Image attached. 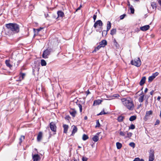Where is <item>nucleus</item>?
I'll list each match as a JSON object with an SVG mask.
<instances>
[{
	"instance_id": "obj_50",
	"label": "nucleus",
	"mask_w": 161,
	"mask_h": 161,
	"mask_svg": "<svg viewBox=\"0 0 161 161\" xmlns=\"http://www.w3.org/2000/svg\"><path fill=\"white\" fill-rule=\"evenodd\" d=\"M159 122H160V121L159 120L157 119L156 120V121L154 125H158L159 124Z\"/></svg>"
},
{
	"instance_id": "obj_2",
	"label": "nucleus",
	"mask_w": 161,
	"mask_h": 161,
	"mask_svg": "<svg viewBox=\"0 0 161 161\" xmlns=\"http://www.w3.org/2000/svg\"><path fill=\"white\" fill-rule=\"evenodd\" d=\"M123 104L127 108L130 110H132L134 108V104L131 100H127L123 99L122 100Z\"/></svg>"
},
{
	"instance_id": "obj_32",
	"label": "nucleus",
	"mask_w": 161,
	"mask_h": 161,
	"mask_svg": "<svg viewBox=\"0 0 161 161\" xmlns=\"http://www.w3.org/2000/svg\"><path fill=\"white\" fill-rule=\"evenodd\" d=\"M151 6L153 9H156L157 7L156 3L155 2H152L151 4Z\"/></svg>"
},
{
	"instance_id": "obj_20",
	"label": "nucleus",
	"mask_w": 161,
	"mask_h": 161,
	"mask_svg": "<svg viewBox=\"0 0 161 161\" xmlns=\"http://www.w3.org/2000/svg\"><path fill=\"white\" fill-rule=\"evenodd\" d=\"M111 23L109 21H108L107 22V31H108L111 28Z\"/></svg>"
},
{
	"instance_id": "obj_59",
	"label": "nucleus",
	"mask_w": 161,
	"mask_h": 161,
	"mask_svg": "<svg viewBox=\"0 0 161 161\" xmlns=\"http://www.w3.org/2000/svg\"><path fill=\"white\" fill-rule=\"evenodd\" d=\"M160 98H161L159 96L157 98V100H159V99H160Z\"/></svg>"
},
{
	"instance_id": "obj_19",
	"label": "nucleus",
	"mask_w": 161,
	"mask_h": 161,
	"mask_svg": "<svg viewBox=\"0 0 161 161\" xmlns=\"http://www.w3.org/2000/svg\"><path fill=\"white\" fill-rule=\"evenodd\" d=\"M125 117L122 115L119 116L117 120L119 122H121L123 121V120L124 119Z\"/></svg>"
},
{
	"instance_id": "obj_33",
	"label": "nucleus",
	"mask_w": 161,
	"mask_h": 161,
	"mask_svg": "<svg viewBox=\"0 0 161 161\" xmlns=\"http://www.w3.org/2000/svg\"><path fill=\"white\" fill-rule=\"evenodd\" d=\"M108 113V112H105L104 111V109L103 111H102L101 112H100L99 114H97V115H102L103 114H107Z\"/></svg>"
},
{
	"instance_id": "obj_43",
	"label": "nucleus",
	"mask_w": 161,
	"mask_h": 161,
	"mask_svg": "<svg viewBox=\"0 0 161 161\" xmlns=\"http://www.w3.org/2000/svg\"><path fill=\"white\" fill-rule=\"evenodd\" d=\"M135 128V126L134 125L132 124L130 125V126L129 127L130 129H134Z\"/></svg>"
},
{
	"instance_id": "obj_15",
	"label": "nucleus",
	"mask_w": 161,
	"mask_h": 161,
	"mask_svg": "<svg viewBox=\"0 0 161 161\" xmlns=\"http://www.w3.org/2000/svg\"><path fill=\"white\" fill-rule=\"evenodd\" d=\"M100 133V132L97 133L96 135L93 137L92 139L93 141L97 142L99 138L97 135H98Z\"/></svg>"
},
{
	"instance_id": "obj_8",
	"label": "nucleus",
	"mask_w": 161,
	"mask_h": 161,
	"mask_svg": "<svg viewBox=\"0 0 161 161\" xmlns=\"http://www.w3.org/2000/svg\"><path fill=\"white\" fill-rule=\"evenodd\" d=\"M103 24L102 21L100 20H97L94 23L93 26L96 28L97 25H99L100 27H102L103 26Z\"/></svg>"
},
{
	"instance_id": "obj_60",
	"label": "nucleus",
	"mask_w": 161,
	"mask_h": 161,
	"mask_svg": "<svg viewBox=\"0 0 161 161\" xmlns=\"http://www.w3.org/2000/svg\"><path fill=\"white\" fill-rule=\"evenodd\" d=\"M87 119V117L86 116L84 117V119L85 120H86Z\"/></svg>"
},
{
	"instance_id": "obj_34",
	"label": "nucleus",
	"mask_w": 161,
	"mask_h": 161,
	"mask_svg": "<svg viewBox=\"0 0 161 161\" xmlns=\"http://www.w3.org/2000/svg\"><path fill=\"white\" fill-rule=\"evenodd\" d=\"M154 79V78L152 76H149L148 77V82H151Z\"/></svg>"
},
{
	"instance_id": "obj_64",
	"label": "nucleus",
	"mask_w": 161,
	"mask_h": 161,
	"mask_svg": "<svg viewBox=\"0 0 161 161\" xmlns=\"http://www.w3.org/2000/svg\"><path fill=\"white\" fill-rule=\"evenodd\" d=\"M78 148H81V147L79 146H78Z\"/></svg>"
},
{
	"instance_id": "obj_51",
	"label": "nucleus",
	"mask_w": 161,
	"mask_h": 161,
	"mask_svg": "<svg viewBox=\"0 0 161 161\" xmlns=\"http://www.w3.org/2000/svg\"><path fill=\"white\" fill-rule=\"evenodd\" d=\"M102 29H103V28L102 27H100L99 29L97 30L96 31H99L100 32L102 31Z\"/></svg>"
},
{
	"instance_id": "obj_14",
	"label": "nucleus",
	"mask_w": 161,
	"mask_h": 161,
	"mask_svg": "<svg viewBox=\"0 0 161 161\" xmlns=\"http://www.w3.org/2000/svg\"><path fill=\"white\" fill-rule=\"evenodd\" d=\"M146 80V77L145 76H144L142 77L139 83L140 86H142L145 83Z\"/></svg>"
},
{
	"instance_id": "obj_52",
	"label": "nucleus",
	"mask_w": 161,
	"mask_h": 161,
	"mask_svg": "<svg viewBox=\"0 0 161 161\" xmlns=\"http://www.w3.org/2000/svg\"><path fill=\"white\" fill-rule=\"evenodd\" d=\"M96 18H97V15L96 14H94L93 16V19L94 20V22H95V21L96 19Z\"/></svg>"
},
{
	"instance_id": "obj_55",
	"label": "nucleus",
	"mask_w": 161,
	"mask_h": 161,
	"mask_svg": "<svg viewBox=\"0 0 161 161\" xmlns=\"http://www.w3.org/2000/svg\"><path fill=\"white\" fill-rule=\"evenodd\" d=\"M158 3L159 5L161 6V0H158Z\"/></svg>"
},
{
	"instance_id": "obj_10",
	"label": "nucleus",
	"mask_w": 161,
	"mask_h": 161,
	"mask_svg": "<svg viewBox=\"0 0 161 161\" xmlns=\"http://www.w3.org/2000/svg\"><path fill=\"white\" fill-rule=\"evenodd\" d=\"M40 156L38 154L32 155V159L33 161H38L40 159Z\"/></svg>"
},
{
	"instance_id": "obj_22",
	"label": "nucleus",
	"mask_w": 161,
	"mask_h": 161,
	"mask_svg": "<svg viewBox=\"0 0 161 161\" xmlns=\"http://www.w3.org/2000/svg\"><path fill=\"white\" fill-rule=\"evenodd\" d=\"M5 64L6 66L9 68H11L12 67V65L10 64L9 60H6L5 61Z\"/></svg>"
},
{
	"instance_id": "obj_44",
	"label": "nucleus",
	"mask_w": 161,
	"mask_h": 161,
	"mask_svg": "<svg viewBox=\"0 0 161 161\" xmlns=\"http://www.w3.org/2000/svg\"><path fill=\"white\" fill-rule=\"evenodd\" d=\"M158 72H156L154 73H153L152 75L154 78H155V77L157 76L158 75Z\"/></svg>"
},
{
	"instance_id": "obj_1",
	"label": "nucleus",
	"mask_w": 161,
	"mask_h": 161,
	"mask_svg": "<svg viewBox=\"0 0 161 161\" xmlns=\"http://www.w3.org/2000/svg\"><path fill=\"white\" fill-rule=\"evenodd\" d=\"M5 26L7 29L14 33H18L19 31V25L15 23H9L6 24Z\"/></svg>"
},
{
	"instance_id": "obj_54",
	"label": "nucleus",
	"mask_w": 161,
	"mask_h": 161,
	"mask_svg": "<svg viewBox=\"0 0 161 161\" xmlns=\"http://www.w3.org/2000/svg\"><path fill=\"white\" fill-rule=\"evenodd\" d=\"M145 104H146V106L147 104H148V98H147L145 100Z\"/></svg>"
},
{
	"instance_id": "obj_39",
	"label": "nucleus",
	"mask_w": 161,
	"mask_h": 161,
	"mask_svg": "<svg viewBox=\"0 0 161 161\" xmlns=\"http://www.w3.org/2000/svg\"><path fill=\"white\" fill-rule=\"evenodd\" d=\"M130 8L131 13L132 14H134V9L132 5H131L130 7Z\"/></svg>"
},
{
	"instance_id": "obj_27",
	"label": "nucleus",
	"mask_w": 161,
	"mask_h": 161,
	"mask_svg": "<svg viewBox=\"0 0 161 161\" xmlns=\"http://www.w3.org/2000/svg\"><path fill=\"white\" fill-rule=\"evenodd\" d=\"M116 145L117 148L118 149H120L121 148L122 146V144L119 142H117L116 143Z\"/></svg>"
},
{
	"instance_id": "obj_37",
	"label": "nucleus",
	"mask_w": 161,
	"mask_h": 161,
	"mask_svg": "<svg viewBox=\"0 0 161 161\" xmlns=\"http://www.w3.org/2000/svg\"><path fill=\"white\" fill-rule=\"evenodd\" d=\"M108 31H107V30L106 31V30H103V31L102 32V34L103 36H105L107 34Z\"/></svg>"
},
{
	"instance_id": "obj_18",
	"label": "nucleus",
	"mask_w": 161,
	"mask_h": 161,
	"mask_svg": "<svg viewBox=\"0 0 161 161\" xmlns=\"http://www.w3.org/2000/svg\"><path fill=\"white\" fill-rule=\"evenodd\" d=\"M63 127L64 128V132L65 133H67L69 127L68 125L65 124L64 125H63Z\"/></svg>"
},
{
	"instance_id": "obj_24",
	"label": "nucleus",
	"mask_w": 161,
	"mask_h": 161,
	"mask_svg": "<svg viewBox=\"0 0 161 161\" xmlns=\"http://www.w3.org/2000/svg\"><path fill=\"white\" fill-rule=\"evenodd\" d=\"M144 95H142V96H140L138 99V101L139 102L142 103L143 102L144 100Z\"/></svg>"
},
{
	"instance_id": "obj_28",
	"label": "nucleus",
	"mask_w": 161,
	"mask_h": 161,
	"mask_svg": "<svg viewBox=\"0 0 161 161\" xmlns=\"http://www.w3.org/2000/svg\"><path fill=\"white\" fill-rule=\"evenodd\" d=\"M101 47V46L100 45L96 47L95 48L94 50L92 51V53L96 52L97 51L99 50Z\"/></svg>"
},
{
	"instance_id": "obj_36",
	"label": "nucleus",
	"mask_w": 161,
	"mask_h": 161,
	"mask_svg": "<svg viewBox=\"0 0 161 161\" xmlns=\"http://www.w3.org/2000/svg\"><path fill=\"white\" fill-rule=\"evenodd\" d=\"M132 135V133L131 132H128L127 133V136L125 137V138H130V137Z\"/></svg>"
},
{
	"instance_id": "obj_21",
	"label": "nucleus",
	"mask_w": 161,
	"mask_h": 161,
	"mask_svg": "<svg viewBox=\"0 0 161 161\" xmlns=\"http://www.w3.org/2000/svg\"><path fill=\"white\" fill-rule=\"evenodd\" d=\"M73 127V130L72 131V135H73L75 133H76L77 130V128L76 126H74Z\"/></svg>"
},
{
	"instance_id": "obj_41",
	"label": "nucleus",
	"mask_w": 161,
	"mask_h": 161,
	"mask_svg": "<svg viewBox=\"0 0 161 161\" xmlns=\"http://www.w3.org/2000/svg\"><path fill=\"white\" fill-rule=\"evenodd\" d=\"M129 145L131 147H132L133 148H134L135 147V143L133 142H130Z\"/></svg>"
},
{
	"instance_id": "obj_6",
	"label": "nucleus",
	"mask_w": 161,
	"mask_h": 161,
	"mask_svg": "<svg viewBox=\"0 0 161 161\" xmlns=\"http://www.w3.org/2000/svg\"><path fill=\"white\" fill-rule=\"evenodd\" d=\"M154 152L153 150H150L149 152V161H153L154 159Z\"/></svg>"
},
{
	"instance_id": "obj_53",
	"label": "nucleus",
	"mask_w": 161,
	"mask_h": 161,
	"mask_svg": "<svg viewBox=\"0 0 161 161\" xmlns=\"http://www.w3.org/2000/svg\"><path fill=\"white\" fill-rule=\"evenodd\" d=\"M43 28H42V27H40V28H38V29H36V30H37V31L38 32H39V31H40L41 30H42V29H43Z\"/></svg>"
},
{
	"instance_id": "obj_7",
	"label": "nucleus",
	"mask_w": 161,
	"mask_h": 161,
	"mask_svg": "<svg viewBox=\"0 0 161 161\" xmlns=\"http://www.w3.org/2000/svg\"><path fill=\"white\" fill-rule=\"evenodd\" d=\"M153 113V112L152 110L149 111H147L146 112V114L144 119L145 121L147 120L150 117V116L152 115Z\"/></svg>"
},
{
	"instance_id": "obj_49",
	"label": "nucleus",
	"mask_w": 161,
	"mask_h": 161,
	"mask_svg": "<svg viewBox=\"0 0 161 161\" xmlns=\"http://www.w3.org/2000/svg\"><path fill=\"white\" fill-rule=\"evenodd\" d=\"M119 97V95L118 94H114L112 95V97Z\"/></svg>"
},
{
	"instance_id": "obj_40",
	"label": "nucleus",
	"mask_w": 161,
	"mask_h": 161,
	"mask_svg": "<svg viewBox=\"0 0 161 161\" xmlns=\"http://www.w3.org/2000/svg\"><path fill=\"white\" fill-rule=\"evenodd\" d=\"M125 132H123L122 131H120L119 134V135L122 136H125Z\"/></svg>"
},
{
	"instance_id": "obj_25",
	"label": "nucleus",
	"mask_w": 161,
	"mask_h": 161,
	"mask_svg": "<svg viewBox=\"0 0 161 161\" xmlns=\"http://www.w3.org/2000/svg\"><path fill=\"white\" fill-rule=\"evenodd\" d=\"M116 29H113L110 31V34L113 36L116 34Z\"/></svg>"
},
{
	"instance_id": "obj_11",
	"label": "nucleus",
	"mask_w": 161,
	"mask_h": 161,
	"mask_svg": "<svg viewBox=\"0 0 161 161\" xmlns=\"http://www.w3.org/2000/svg\"><path fill=\"white\" fill-rule=\"evenodd\" d=\"M150 26L149 25H145L144 26L140 27V28L141 30L143 31H145L149 29Z\"/></svg>"
},
{
	"instance_id": "obj_17",
	"label": "nucleus",
	"mask_w": 161,
	"mask_h": 161,
	"mask_svg": "<svg viewBox=\"0 0 161 161\" xmlns=\"http://www.w3.org/2000/svg\"><path fill=\"white\" fill-rule=\"evenodd\" d=\"M42 137V132H40L38 133V136H37V141L38 142H40L41 140Z\"/></svg>"
},
{
	"instance_id": "obj_26",
	"label": "nucleus",
	"mask_w": 161,
	"mask_h": 161,
	"mask_svg": "<svg viewBox=\"0 0 161 161\" xmlns=\"http://www.w3.org/2000/svg\"><path fill=\"white\" fill-rule=\"evenodd\" d=\"M136 117L135 115H133L131 116L129 118V120L130 121H132L136 119Z\"/></svg>"
},
{
	"instance_id": "obj_42",
	"label": "nucleus",
	"mask_w": 161,
	"mask_h": 161,
	"mask_svg": "<svg viewBox=\"0 0 161 161\" xmlns=\"http://www.w3.org/2000/svg\"><path fill=\"white\" fill-rule=\"evenodd\" d=\"M77 105L79 108L80 112H81L82 110V106L80 103L78 104Z\"/></svg>"
},
{
	"instance_id": "obj_9",
	"label": "nucleus",
	"mask_w": 161,
	"mask_h": 161,
	"mask_svg": "<svg viewBox=\"0 0 161 161\" xmlns=\"http://www.w3.org/2000/svg\"><path fill=\"white\" fill-rule=\"evenodd\" d=\"M57 14L58 15L57 17H54V18H56V19L58 18H61L62 19L63 17L64 16V13L61 11H58Z\"/></svg>"
},
{
	"instance_id": "obj_5",
	"label": "nucleus",
	"mask_w": 161,
	"mask_h": 161,
	"mask_svg": "<svg viewBox=\"0 0 161 161\" xmlns=\"http://www.w3.org/2000/svg\"><path fill=\"white\" fill-rule=\"evenodd\" d=\"M49 126L51 130L54 132V134H55L57 127L55 123L53 122H51L50 123Z\"/></svg>"
},
{
	"instance_id": "obj_62",
	"label": "nucleus",
	"mask_w": 161,
	"mask_h": 161,
	"mask_svg": "<svg viewBox=\"0 0 161 161\" xmlns=\"http://www.w3.org/2000/svg\"><path fill=\"white\" fill-rule=\"evenodd\" d=\"M142 106V104H141L140 105H139L138 106V108H140V107L141 106Z\"/></svg>"
},
{
	"instance_id": "obj_46",
	"label": "nucleus",
	"mask_w": 161,
	"mask_h": 161,
	"mask_svg": "<svg viewBox=\"0 0 161 161\" xmlns=\"http://www.w3.org/2000/svg\"><path fill=\"white\" fill-rule=\"evenodd\" d=\"M21 62L20 60H18L17 61L16 64V65L15 64H14V66L15 67H17L18 66L20 62Z\"/></svg>"
},
{
	"instance_id": "obj_12",
	"label": "nucleus",
	"mask_w": 161,
	"mask_h": 161,
	"mask_svg": "<svg viewBox=\"0 0 161 161\" xmlns=\"http://www.w3.org/2000/svg\"><path fill=\"white\" fill-rule=\"evenodd\" d=\"M25 73H22L21 72L20 74V76L19 77V79L17 80L16 81H20L21 80H23L24 79V77H25Z\"/></svg>"
},
{
	"instance_id": "obj_48",
	"label": "nucleus",
	"mask_w": 161,
	"mask_h": 161,
	"mask_svg": "<svg viewBox=\"0 0 161 161\" xmlns=\"http://www.w3.org/2000/svg\"><path fill=\"white\" fill-rule=\"evenodd\" d=\"M88 158L86 157H83L82 158V161H87Z\"/></svg>"
},
{
	"instance_id": "obj_47",
	"label": "nucleus",
	"mask_w": 161,
	"mask_h": 161,
	"mask_svg": "<svg viewBox=\"0 0 161 161\" xmlns=\"http://www.w3.org/2000/svg\"><path fill=\"white\" fill-rule=\"evenodd\" d=\"M125 16H126L125 14H123L122 15H121L120 16V19H123L125 18Z\"/></svg>"
},
{
	"instance_id": "obj_31",
	"label": "nucleus",
	"mask_w": 161,
	"mask_h": 161,
	"mask_svg": "<svg viewBox=\"0 0 161 161\" xmlns=\"http://www.w3.org/2000/svg\"><path fill=\"white\" fill-rule=\"evenodd\" d=\"M89 138L88 136L87 135L84 134H83V136H82V139L83 141H86V140L88 139Z\"/></svg>"
},
{
	"instance_id": "obj_56",
	"label": "nucleus",
	"mask_w": 161,
	"mask_h": 161,
	"mask_svg": "<svg viewBox=\"0 0 161 161\" xmlns=\"http://www.w3.org/2000/svg\"><path fill=\"white\" fill-rule=\"evenodd\" d=\"M86 93L87 95H88V94H89L91 93L89 91V90H88L86 92Z\"/></svg>"
},
{
	"instance_id": "obj_63",
	"label": "nucleus",
	"mask_w": 161,
	"mask_h": 161,
	"mask_svg": "<svg viewBox=\"0 0 161 161\" xmlns=\"http://www.w3.org/2000/svg\"><path fill=\"white\" fill-rule=\"evenodd\" d=\"M134 2H138L139 1V0H133Z\"/></svg>"
},
{
	"instance_id": "obj_58",
	"label": "nucleus",
	"mask_w": 161,
	"mask_h": 161,
	"mask_svg": "<svg viewBox=\"0 0 161 161\" xmlns=\"http://www.w3.org/2000/svg\"><path fill=\"white\" fill-rule=\"evenodd\" d=\"M148 91V89L147 88H146L144 92L146 93Z\"/></svg>"
},
{
	"instance_id": "obj_35",
	"label": "nucleus",
	"mask_w": 161,
	"mask_h": 161,
	"mask_svg": "<svg viewBox=\"0 0 161 161\" xmlns=\"http://www.w3.org/2000/svg\"><path fill=\"white\" fill-rule=\"evenodd\" d=\"M133 161H144L143 159H140L139 158H136L133 160Z\"/></svg>"
},
{
	"instance_id": "obj_16",
	"label": "nucleus",
	"mask_w": 161,
	"mask_h": 161,
	"mask_svg": "<svg viewBox=\"0 0 161 161\" xmlns=\"http://www.w3.org/2000/svg\"><path fill=\"white\" fill-rule=\"evenodd\" d=\"M102 101V100H99V99H98L97 100H95L93 102V105L94 106V105H99V104H100V103H101Z\"/></svg>"
},
{
	"instance_id": "obj_29",
	"label": "nucleus",
	"mask_w": 161,
	"mask_h": 161,
	"mask_svg": "<svg viewBox=\"0 0 161 161\" xmlns=\"http://www.w3.org/2000/svg\"><path fill=\"white\" fill-rule=\"evenodd\" d=\"M25 139V136H21L20 137L19 139V144L20 145L23 142V141Z\"/></svg>"
},
{
	"instance_id": "obj_30",
	"label": "nucleus",
	"mask_w": 161,
	"mask_h": 161,
	"mask_svg": "<svg viewBox=\"0 0 161 161\" xmlns=\"http://www.w3.org/2000/svg\"><path fill=\"white\" fill-rule=\"evenodd\" d=\"M41 64L42 66H46L47 64L46 61L44 59H42L41 60Z\"/></svg>"
},
{
	"instance_id": "obj_57",
	"label": "nucleus",
	"mask_w": 161,
	"mask_h": 161,
	"mask_svg": "<svg viewBox=\"0 0 161 161\" xmlns=\"http://www.w3.org/2000/svg\"><path fill=\"white\" fill-rule=\"evenodd\" d=\"M154 92V91L153 90H152L150 92V94L151 95H153V93Z\"/></svg>"
},
{
	"instance_id": "obj_4",
	"label": "nucleus",
	"mask_w": 161,
	"mask_h": 161,
	"mask_svg": "<svg viewBox=\"0 0 161 161\" xmlns=\"http://www.w3.org/2000/svg\"><path fill=\"white\" fill-rule=\"evenodd\" d=\"M52 51L51 48H48L44 50L42 55V57L44 58H47L48 56L50 54Z\"/></svg>"
},
{
	"instance_id": "obj_3",
	"label": "nucleus",
	"mask_w": 161,
	"mask_h": 161,
	"mask_svg": "<svg viewBox=\"0 0 161 161\" xmlns=\"http://www.w3.org/2000/svg\"><path fill=\"white\" fill-rule=\"evenodd\" d=\"M130 63L132 65L137 67H139L141 64V62L139 58H138L137 59L135 58L134 60H132Z\"/></svg>"
},
{
	"instance_id": "obj_23",
	"label": "nucleus",
	"mask_w": 161,
	"mask_h": 161,
	"mask_svg": "<svg viewBox=\"0 0 161 161\" xmlns=\"http://www.w3.org/2000/svg\"><path fill=\"white\" fill-rule=\"evenodd\" d=\"M69 113L72 117H75V115L76 114V112L75 110H73L72 111H70Z\"/></svg>"
},
{
	"instance_id": "obj_38",
	"label": "nucleus",
	"mask_w": 161,
	"mask_h": 161,
	"mask_svg": "<svg viewBox=\"0 0 161 161\" xmlns=\"http://www.w3.org/2000/svg\"><path fill=\"white\" fill-rule=\"evenodd\" d=\"M100 126V124L99 123V120H96V125L95 126L96 127H99Z\"/></svg>"
},
{
	"instance_id": "obj_61",
	"label": "nucleus",
	"mask_w": 161,
	"mask_h": 161,
	"mask_svg": "<svg viewBox=\"0 0 161 161\" xmlns=\"http://www.w3.org/2000/svg\"><path fill=\"white\" fill-rule=\"evenodd\" d=\"M81 7V6H80V7H79V8H77V10H78L80 9V7Z\"/></svg>"
},
{
	"instance_id": "obj_13",
	"label": "nucleus",
	"mask_w": 161,
	"mask_h": 161,
	"mask_svg": "<svg viewBox=\"0 0 161 161\" xmlns=\"http://www.w3.org/2000/svg\"><path fill=\"white\" fill-rule=\"evenodd\" d=\"M107 44V41L105 40H103L99 42V45L101 47H104Z\"/></svg>"
},
{
	"instance_id": "obj_45",
	"label": "nucleus",
	"mask_w": 161,
	"mask_h": 161,
	"mask_svg": "<svg viewBox=\"0 0 161 161\" xmlns=\"http://www.w3.org/2000/svg\"><path fill=\"white\" fill-rule=\"evenodd\" d=\"M71 119L70 117L69 116V115H66L65 117V119L68 120H69Z\"/></svg>"
}]
</instances>
